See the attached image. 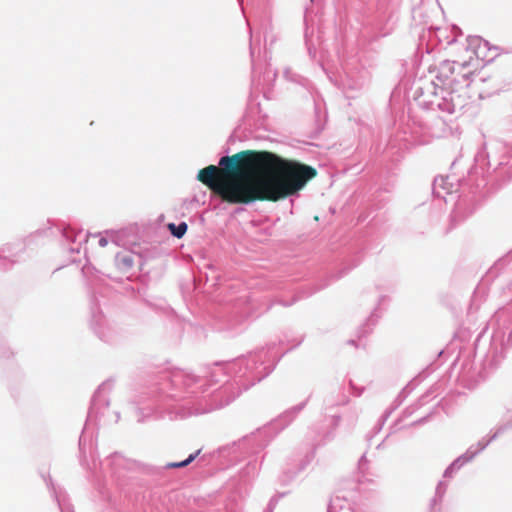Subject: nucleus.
I'll return each instance as SVG.
<instances>
[{"label":"nucleus","instance_id":"f257e3e1","mask_svg":"<svg viewBox=\"0 0 512 512\" xmlns=\"http://www.w3.org/2000/svg\"><path fill=\"white\" fill-rule=\"evenodd\" d=\"M317 176L312 166L269 151L243 150L209 165L197 180L229 204L278 202L298 194Z\"/></svg>","mask_w":512,"mask_h":512},{"label":"nucleus","instance_id":"f03ea898","mask_svg":"<svg viewBox=\"0 0 512 512\" xmlns=\"http://www.w3.org/2000/svg\"><path fill=\"white\" fill-rule=\"evenodd\" d=\"M167 227H168L169 231L171 232V234L178 239L182 238L185 235L187 228H188V226L185 222H181L178 225H176L174 223H169L167 225Z\"/></svg>","mask_w":512,"mask_h":512},{"label":"nucleus","instance_id":"7ed1b4c3","mask_svg":"<svg viewBox=\"0 0 512 512\" xmlns=\"http://www.w3.org/2000/svg\"><path fill=\"white\" fill-rule=\"evenodd\" d=\"M201 450H197L195 453L189 455V457L181 462H171L167 464V468L175 469V468H182L188 466L194 459L200 454Z\"/></svg>","mask_w":512,"mask_h":512},{"label":"nucleus","instance_id":"20e7f679","mask_svg":"<svg viewBox=\"0 0 512 512\" xmlns=\"http://www.w3.org/2000/svg\"><path fill=\"white\" fill-rule=\"evenodd\" d=\"M107 244H108V241H107V239H106V238H101V239L99 240V245H100V246L104 247V246H106Z\"/></svg>","mask_w":512,"mask_h":512}]
</instances>
